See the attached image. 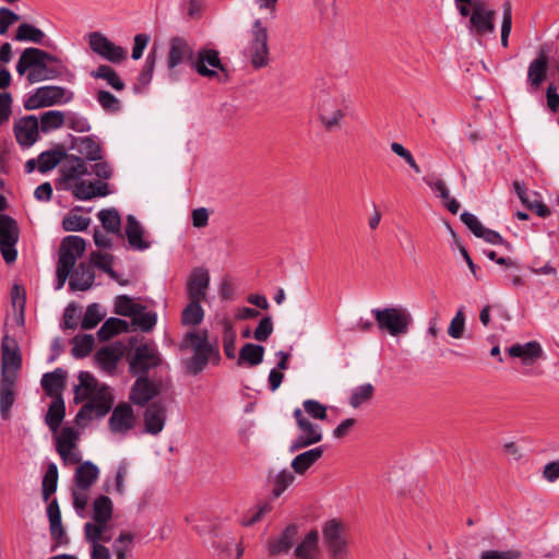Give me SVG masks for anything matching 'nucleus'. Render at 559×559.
Listing matches in <instances>:
<instances>
[{
  "mask_svg": "<svg viewBox=\"0 0 559 559\" xmlns=\"http://www.w3.org/2000/svg\"><path fill=\"white\" fill-rule=\"evenodd\" d=\"M99 476L98 467L91 461L80 464L74 473L75 486L80 489H90Z\"/></svg>",
  "mask_w": 559,
  "mask_h": 559,
  "instance_id": "nucleus-33",
  "label": "nucleus"
},
{
  "mask_svg": "<svg viewBox=\"0 0 559 559\" xmlns=\"http://www.w3.org/2000/svg\"><path fill=\"white\" fill-rule=\"evenodd\" d=\"M64 153L60 150H49L41 152L38 157V171L45 174L53 169L62 159Z\"/></svg>",
  "mask_w": 559,
  "mask_h": 559,
  "instance_id": "nucleus-45",
  "label": "nucleus"
},
{
  "mask_svg": "<svg viewBox=\"0 0 559 559\" xmlns=\"http://www.w3.org/2000/svg\"><path fill=\"white\" fill-rule=\"evenodd\" d=\"M39 128L44 133L59 129L64 126L66 112L60 110H48L40 116Z\"/></svg>",
  "mask_w": 559,
  "mask_h": 559,
  "instance_id": "nucleus-44",
  "label": "nucleus"
},
{
  "mask_svg": "<svg viewBox=\"0 0 559 559\" xmlns=\"http://www.w3.org/2000/svg\"><path fill=\"white\" fill-rule=\"evenodd\" d=\"M495 17L496 12L491 9H487L485 3L476 1L473 4V13L471 15V27L479 36L485 34H491L495 32Z\"/></svg>",
  "mask_w": 559,
  "mask_h": 559,
  "instance_id": "nucleus-17",
  "label": "nucleus"
},
{
  "mask_svg": "<svg viewBox=\"0 0 559 559\" xmlns=\"http://www.w3.org/2000/svg\"><path fill=\"white\" fill-rule=\"evenodd\" d=\"M181 348L192 349L193 356L186 362L187 369L192 374L201 372L212 357L219 358L217 347L207 340V331H190L185 334Z\"/></svg>",
  "mask_w": 559,
  "mask_h": 559,
  "instance_id": "nucleus-2",
  "label": "nucleus"
},
{
  "mask_svg": "<svg viewBox=\"0 0 559 559\" xmlns=\"http://www.w3.org/2000/svg\"><path fill=\"white\" fill-rule=\"evenodd\" d=\"M88 174V168L84 159L75 156L67 158L61 168V180L66 190L79 182L81 177Z\"/></svg>",
  "mask_w": 559,
  "mask_h": 559,
  "instance_id": "nucleus-23",
  "label": "nucleus"
},
{
  "mask_svg": "<svg viewBox=\"0 0 559 559\" xmlns=\"http://www.w3.org/2000/svg\"><path fill=\"white\" fill-rule=\"evenodd\" d=\"M209 286V271L202 266L193 269L186 285L188 299L204 301Z\"/></svg>",
  "mask_w": 559,
  "mask_h": 559,
  "instance_id": "nucleus-18",
  "label": "nucleus"
},
{
  "mask_svg": "<svg viewBox=\"0 0 559 559\" xmlns=\"http://www.w3.org/2000/svg\"><path fill=\"white\" fill-rule=\"evenodd\" d=\"M298 428V436L292 441L289 452L295 453L304 448L319 443L323 438L322 428L306 417L300 408L293 412Z\"/></svg>",
  "mask_w": 559,
  "mask_h": 559,
  "instance_id": "nucleus-7",
  "label": "nucleus"
},
{
  "mask_svg": "<svg viewBox=\"0 0 559 559\" xmlns=\"http://www.w3.org/2000/svg\"><path fill=\"white\" fill-rule=\"evenodd\" d=\"M58 467L50 463L43 479V498L45 501L57 490Z\"/></svg>",
  "mask_w": 559,
  "mask_h": 559,
  "instance_id": "nucleus-52",
  "label": "nucleus"
},
{
  "mask_svg": "<svg viewBox=\"0 0 559 559\" xmlns=\"http://www.w3.org/2000/svg\"><path fill=\"white\" fill-rule=\"evenodd\" d=\"M79 150L88 160L96 162L102 159V148L99 144L88 136L80 139Z\"/></svg>",
  "mask_w": 559,
  "mask_h": 559,
  "instance_id": "nucleus-53",
  "label": "nucleus"
},
{
  "mask_svg": "<svg viewBox=\"0 0 559 559\" xmlns=\"http://www.w3.org/2000/svg\"><path fill=\"white\" fill-rule=\"evenodd\" d=\"M91 76L94 79H102L116 91L124 90V83L118 75V73L109 66L102 64L97 69L91 72Z\"/></svg>",
  "mask_w": 559,
  "mask_h": 559,
  "instance_id": "nucleus-40",
  "label": "nucleus"
},
{
  "mask_svg": "<svg viewBox=\"0 0 559 559\" xmlns=\"http://www.w3.org/2000/svg\"><path fill=\"white\" fill-rule=\"evenodd\" d=\"M88 45L95 53L109 62L120 63L127 58V51L122 47L110 41L100 32H93L88 34Z\"/></svg>",
  "mask_w": 559,
  "mask_h": 559,
  "instance_id": "nucleus-14",
  "label": "nucleus"
},
{
  "mask_svg": "<svg viewBox=\"0 0 559 559\" xmlns=\"http://www.w3.org/2000/svg\"><path fill=\"white\" fill-rule=\"evenodd\" d=\"M94 281L95 274L93 265L87 263H80L70 277L69 286L73 292H85L93 286Z\"/></svg>",
  "mask_w": 559,
  "mask_h": 559,
  "instance_id": "nucleus-29",
  "label": "nucleus"
},
{
  "mask_svg": "<svg viewBox=\"0 0 559 559\" xmlns=\"http://www.w3.org/2000/svg\"><path fill=\"white\" fill-rule=\"evenodd\" d=\"M106 524L107 523L87 522L84 525L85 539L91 543L92 547L95 545H102V535L106 530Z\"/></svg>",
  "mask_w": 559,
  "mask_h": 559,
  "instance_id": "nucleus-58",
  "label": "nucleus"
},
{
  "mask_svg": "<svg viewBox=\"0 0 559 559\" xmlns=\"http://www.w3.org/2000/svg\"><path fill=\"white\" fill-rule=\"evenodd\" d=\"M162 358L157 348L151 344L138 346L130 360V371L133 374H146L151 369L159 366Z\"/></svg>",
  "mask_w": 559,
  "mask_h": 559,
  "instance_id": "nucleus-13",
  "label": "nucleus"
},
{
  "mask_svg": "<svg viewBox=\"0 0 559 559\" xmlns=\"http://www.w3.org/2000/svg\"><path fill=\"white\" fill-rule=\"evenodd\" d=\"M79 440L78 431L72 427H64L56 437V450L64 465L78 464L81 461L76 443Z\"/></svg>",
  "mask_w": 559,
  "mask_h": 559,
  "instance_id": "nucleus-12",
  "label": "nucleus"
},
{
  "mask_svg": "<svg viewBox=\"0 0 559 559\" xmlns=\"http://www.w3.org/2000/svg\"><path fill=\"white\" fill-rule=\"evenodd\" d=\"M374 388L371 383L361 384L353 389L349 397V405L354 408H358L364 403L372 399Z\"/></svg>",
  "mask_w": 559,
  "mask_h": 559,
  "instance_id": "nucleus-49",
  "label": "nucleus"
},
{
  "mask_svg": "<svg viewBox=\"0 0 559 559\" xmlns=\"http://www.w3.org/2000/svg\"><path fill=\"white\" fill-rule=\"evenodd\" d=\"M16 380V377L0 376V414L4 420L10 418V412L15 402Z\"/></svg>",
  "mask_w": 559,
  "mask_h": 559,
  "instance_id": "nucleus-28",
  "label": "nucleus"
},
{
  "mask_svg": "<svg viewBox=\"0 0 559 559\" xmlns=\"http://www.w3.org/2000/svg\"><path fill=\"white\" fill-rule=\"evenodd\" d=\"M295 480V475L288 469H282L274 476L272 495L278 498Z\"/></svg>",
  "mask_w": 559,
  "mask_h": 559,
  "instance_id": "nucleus-51",
  "label": "nucleus"
},
{
  "mask_svg": "<svg viewBox=\"0 0 559 559\" xmlns=\"http://www.w3.org/2000/svg\"><path fill=\"white\" fill-rule=\"evenodd\" d=\"M105 317V314L100 311V307L97 304H92L86 308L83 320L81 322V328L84 330L94 329Z\"/></svg>",
  "mask_w": 559,
  "mask_h": 559,
  "instance_id": "nucleus-54",
  "label": "nucleus"
},
{
  "mask_svg": "<svg viewBox=\"0 0 559 559\" xmlns=\"http://www.w3.org/2000/svg\"><path fill=\"white\" fill-rule=\"evenodd\" d=\"M501 45L508 47L509 36L512 29V5L506 1L502 5Z\"/></svg>",
  "mask_w": 559,
  "mask_h": 559,
  "instance_id": "nucleus-57",
  "label": "nucleus"
},
{
  "mask_svg": "<svg viewBox=\"0 0 559 559\" xmlns=\"http://www.w3.org/2000/svg\"><path fill=\"white\" fill-rule=\"evenodd\" d=\"M269 35L267 28L260 19L255 20L250 32L246 53L254 69H261L269 64Z\"/></svg>",
  "mask_w": 559,
  "mask_h": 559,
  "instance_id": "nucleus-6",
  "label": "nucleus"
},
{
  "mask_svg": "<svg viewBox=\"0 0 559 559\" xmlns=\"http://www.w3.org/2000/svg\"><path fill=\"white\" fill-rule=\"evenodd\" d=\"M304 411L313 419L324 420L328 417L326 406L317 400H306L302 403Z\"/></svg>",
  "mask_w": 559,
  "mask_h": 559,
  "instance_id": "nucleus-62",
  "label": "nucleus"
},
{
  "mask_svg": "<svg viewBox=\"0 0 559 559\" xmlns=\"http://www.w3.org/2000/svg\"><path fill=\"white\" fill-rule=\"evenodd\" d=\"M507 352L511 357L520 358L524 365H532L544 355L540 344L536 341L514 344Z\"/></svg>",
  "mask_w": 559,
  "mask_h": 559,
  "instance_id": "nucleus-27",
  "label": "nucleus"
},
{
  "mask_svg": "<svg viewBox=\"0 0 559 559\" xmlns=\"http://www.w3.org/2000/svg\"><path fill=\"white\" fill-rule=\"evenodd\" d=\"M64 126L75 132H87L91 129V124L87 118L76 112L66 114Z\"/></svg>",
  "mask_w": 559,
  "mask_h": 559,
  "instance_id": "nucleus-60",
  "label": "nucleus"
},
{
  "mask_svg": "<svg viewBox=\"0 0 559 559\" xmlns=\"http://www.w3.org/2000/svg\"><path fill=\"white\" fill-rule=\"evenodd\" d=\"M14 133L20 145L25 147L33 145L39 136L38 119L35 116L21 118L14 124Z\"/></svg>",
  "mask_w": 559,
  "mask_h": 559,
  "instance_id": "nucleus-21",
  "label": "nucleus"
},
{
  "mask_svg": "<svg viewBox=\"0 0 559 559\" xmlns=\"http://www.w3.org/2000/svg\"><path fill=\"white\" fill-rule=\"evenodd\" d=\"M235 341L236 332L233 325L228 321L224 322L223 346L228 358H235L236 356Z\"/></svg>",
  "mask_w": 559,
  "mask_h": 559,
  "instance_id": "nucleus-59",
  "label": "nucleus"
},
{
  "mask_svg": "<svg viewBox=\"0 0 559 559\" xmlns=\"http://www.w3.org/2000/svg\"><path fill=\"white\" fill-rule=\"evenodd\" d=\"M318 114L319 120L326 131L340 129L345 117L342 102L329 95L321 97Z\"/></svg>",
  "mask_w": 559,
  "mask_h": 559,
  "instance_id": "nucleus-10",
  "label": "nucleus"
},
{
  "mask_svg": "<svg viewBox=\"0 0 559 559\" xmlns=\"http://www.w3.org/2000/svg\"><path fill=\"white\" fill-rule=\"evenodd\" d=\"M324 453L323 447H317L296 455L292 461V468L296 474L304 475Z\"/></svg>",
  "mask_w": 559,
  "mask_h": 559,
  "instance_id": "nucleus-32",
  "label": "nucleus"
},
{
  "mask_svg": "<svg viewBox=\"0 0 559 559\" xmlns=\"http://www.w3.org/2000/svg\"><path fill=\"white\" fill-rule=\"evenodd\" d=\"M62 68L63 67L61 64H58L57 67H49L48 64L39 63L29 70L27 80L29 83L53 80L61 74Z\"/></svg>",
  "mask_w": 559,
  "mask_h": 559,
  "instance_id": "nucleus-37",
  "label": "nucleus"
},
{
  "mask_svg": "<svg viewBox=\"0 0 559 559\" xmlns=\"http://www.w3.org/2000/svg\"><path fill=\"white\" fill-rule=\"evenodd\" d=\"M191 67L199 75L209 79L218 76L216 70L225 71L224 66L219 59L218 51L206 48L200 49L194 55Z\"/></svg>",
  "mask_w": 559,
  "mask_h": 559,
  "instance_id": "nucleus-15",
  "label": "nucleus"
},
{
  "mask_svg": "<svg viewBox=\"0 0 559 559\" xmlns=\"http://www.w3.org/2000/svg\"><path fill=\"white\" fill-rule=\"evenodd\" d=\"M166 418L165 404L162 401L151 403L143 415L144 431L153 436L158 435L165 427Z\"/></svg>",
  "mask_w": 559,
  "mask_h": 559,
  "instance_id": "nucleus-20",
  "label": "nucleus"
},
{
  "mask_svg": "<svg viewBox=\"0 0 559 559\" xmlns=\"http://www.w3.org/2000/svg\"><path fill=\"white\" fill-rule=\"evenodd\" d=\"M112 516V502L107 496H99L93 502V520L107 523Z\"/></svg>",
  "mask_w": 559,
  "mask_h": 559,
  "instance_id": "nucleus-42",
  "label": "nucleus"
},
{
  "mask_svg": "<svg viewBox=\"0 0 559 559\" xmlns=\"http://www.w3.org/2000/svg\"><path fill=\"white\" fill-rule=\"evenodd\" d=\"M547 70L548 56L544 50H540L527 69V83L533 91L539 90L547 76Z\"/></svg>",
  "mask_w": 559,
  "mask_h": 559,
  "instance_id": "nucleus-26",
  "label": "nucleus"
},
{
  "mask_svg": "<svg viewBox=\"0 0 559 559\" xmlns=\"http://www.w3.org/2000/svg\"><path fill=\"white\" fill-rule=\"evenodd\" d=\"M264 347L262 345L247 343L239 352L238 364L247 362L250 366H257L262 362Z\"/></svg>",
  "mask_w": 559,
  "mask_h": 559,
  "instance_id": "nucleus-43",
  "label": "nucleus"
},
{
  "mask_svg": "<svg viewBox=\"0 0 559 559\" xmlns=\"http://www.w3.org/2000/svg\"><path fill=\"white\" fill-rule=\"evenodd\" d=\"M135 424L133 408L128 403L118 404L108 420V426L114 435H126Z\"/></svg>",
  "mask_w": 559,
  "mask_h": 559,
  "instance_id": "nucleus-16",
  "label": "nucleus"
},
{
  "mask_svg": "<svg viewBox=\"0 0 559 559\" xmlns=\"http://www.w3.org/2000/svg\"><path fill=\"white\" fill-rule=\"evenodd\" d=\"M71 353L75 358H83L90 355L94 346V337L90 334L76 335L72 340Z\"/></svg>",
  "mask_w": 559,
  "mask_h": 559,
  "instance_id": "nucleus-47",
  "label": "nucleus"
},
{
  "mask_svg": "<svg viewBox=\"0 0 559 559\" xmlns=\"http://www.w3.org/2000/svg\"><path fill=\"white\" fill-rule=\"evenodd\" d=\"M44 36L45 34L41 29L28 23H23L19 26L14 39L17 41L28 40L32 43L39 44L43 40Z\"/></svg>",
  "mask_w": 559,
  "mask_h": 559,
  "instance_id": "nucleus-50",
  "label": "nucleus"
},
{
  "mask_svg": "<svg viewBox=\"0 0 559 559\" xmlns=\"http://www.w3.org/2000/svg\"><path fill=\"white\" fill-rule=\"evenodd\" d=\"M64 403L62 399H56L48 408L46 414V424L48 427L56 431L64 417Z\"/></svg>",
  "mask_w": 559,
  "mask_h": 559,
  "instance_id": "nucleus-46",
  "label": "nucleus"
},
{
  "mask_svg": "<svg viewBox=\"0 0 559 559\" xmlns=\"http://www.w3.org/2000/svg\"><path fill=\"white\" fill-rule=\"evenodd\" d=\"M124 233L130 247L138 251H144L151 247L148 240L145 239V230L141 223L133 216H127Z\"/></svg>",
  "mask_w": 559,
  "mask_h": 559,
  "instance_id": "nucleus-25",
  "label": "nucleus"
},
{
  "mask_svg": "<svg viewBox=\"0 0 559 559\" xmlns=\"http://www.w3.org/2000/svg\"><path fill=\"white\" fill-rule=\"evenodd\" d=\"M193 58V49L185 38L177 36L169 40V49L166 58L168 69H175L185 61L192 66Z\"/></svg>",
  "mask_w": 559,
  "mask_h": 559,
  "instance_id": "nucleus-19",
  "label": "nucleus"
},
{
  "mask_svg": "<svg viewBox=\"0 0 559 559\" xmlns=\"http://www.w3.org/2000/svg\"><path fill=\"white\" fill-rule=\"evenodd\" d=\"M298 534V527L295 524L288 525L283 533L269 542V551L271 555H281L288 552L293 547Z\"/></svg>",
  "mask_w": 559,
  "mask_h": 559,
  "instance_id": "nucleus-31",
  "label": "nucleus"
},
{
  "mask_svg": "<svg viewBox=\"0 0 559 559\" xmlns=\"http://www.w3.org/2000/svg\"><path fill=\"white\" fill-rule=\"evenodd\" d=\"M19 240V228L16 222L8 215L0 214V251L7 263L16 260L17 251L15 245Z\"/></svg>",
  "mask_w": 559,
  "mask_h": 559,
  "instance_id": "nucleus-9",
  "label": "nucleus"
},
{
  "mask_svg": "<svg viewBox=\"0 0 559 559\" xmlns=\"http://www.w3.org/2000/svg\"><path fill=\"white\" fill-rule=\"evenodd\" d=\"M75 199L81 201L92 200L96 197H106L110 193L108 183L102 181L80 180L73 187H69Z\"/></svg>",
  "mask_w": 559,
  "mask_h": 559,
  "instance_id": "nucleus-24",
  "label": "nucleus"
},
{
  "mask_svg": "<svg viewBox=\"0 0 559 559\" xmlns=\"http://www.w3.org/2000/svg\"><path fill=\"white\" fill-rule=\"evenodd\" d=\"M72 99V93H67L63 87L60 86H41L38 87L32 95H29L24 107L28 110L38 109L41 107H49L56 104L68 103Z\"/></svg>",
  "mask_w": 559,
  "mask_h": 559,
  "instance_id": "nucleus-8",
  "label": "nucleus"
},
{
  "mask_svg": "<svg viewBox=\"0 0 559 559\" xmlns=\"http://www.w3.org/2000/svg\"><path fill=\"white\" fill-rule=\"evenodd\" d=\"M378 326L392 336H399L408 332L412 323L411 313L401 307H389L384 309H372Z\"/></svg>",
  "mask_w": 559,
  "mask_h": 559,
  "instance_id": "nucleus-5",
  "label": "nucleus"
},
{
  "mask_svg": "<svg viewBox=\"0 0 559 559\" xmlns=\"http://www.w3.org/2000/svg\"><path fill=\"white\" fill-rule=\"evenodd\" d=\"M121 352L112 346H105L95 354V360L98 366L107 371L112 372L117 368Z\"/></svg>",
  "mask_w": 559,
  "mask_h": 559,
  "instance_id": "nucleus-36",
  "label": "nucleus"
},
{
  "mask_svg": "<svg viewBox=\"0 0 559 559\" xmlns=\"http://www.w3.org/2000/svg\"><path fill=\"white\" fill-rule=\"evenodd\" d=\"M92 265H95L99 270H103L111 277H115L116 273L111 267L112 257L108 253L93 252L91 254Z\"/></svg>",
  "mask_w": 559,
  "mask_h": 559,
  "instance_id": "nucleus-63",
  "label": "nucleus"
},
{
  "mask_svg": "<svg viewBox=\"0 0 559 559\" xmlns=\"http://www.w3.org/2000/svg\"><path fill=\"white\" fill-rule=\"evenodd\" d=\"M80 383L74 388V402L87 401L75 416V423L80 426L95 419L102 418L111 409L114 395L108 385L102 384L87 371L79 374Z\"/></svg>",
  "mask_w": 559,
  "mask_h": 559,
  "instance_id": "nucleus-1",
  "label": "nucleus"
},
{
  "mask_svg": "<svg viewBox=\"0 0 559 559\" xmlns=\"http://www.w3.org/2000/svg\"><path fill=\"white\" fill-rule=\"evenodd\" d=\"M67 372L57 368L52 372L43 376L40 383L47 395L61 399V392L66 385Z\"/></svg>",
  "mask_w": 559,
  "mask_h": 559,
  "instance_id": "nucleus-30",
  "label": "nucleus"
},
{
  "mask_svg": "<svg viewBox=\"0 0 559 559\" xmlns=\"http://www.w3.org/2000/svg\"><path fill=\"white\" fill-rule=\"evenodd\" d=\"M86 242L80 236H67L63 238L60 249L59 259L57 264V283L56 289H61L67 278L70 276L79 258L85 251Z\"/></svg>",
  "mask_w": 559,
  "mask_h": 559,
  "instance_id": "nucleus-3",
  "label": "nucleus"
},
{
  "mask_svg": "<svg viewBox=\"0 0 559 559\" xmlns=\"http://www.w3.org/2000/svg\"><path fill=\"white\" fill-rule=\"evenodd\" d=\"M323 544L332 559H346L349 555V536L346 525L332 519L322 526Z\"/></svg>",
  "mask_w": 559,
  "mask_h": 559,
  "instance_id": "nucleus-4",
  "label": "nucleus"
},
{
  "mask_svg": "<svg viewBox=\"0 0 559 559\" xmlns=\"http://www.w3.org/2000/svg\"><path fill=\"white\" fill-rule=\"evenodd\" d=\"M140 305L134 304L132 299L128 296H119L116 299L115 311L118 314L133 317V314L139 312Z\"/></svg>",
  "mask_w": 559,
  "mask_h": 559,
  "instance_id": "nucleus-61",
  "label": "nucleus"
},
{
  "mask_svg": "<svg viewBox=\"0 0 559 559\" xmlns=\"http://www.w3.org/2000/svg\"><path fill=\"white\" fill-rule=\"evenodd\" d=\"M128 329L129 325L127 321L118 318H109L97 331V335L100 341H108L119 333L127 332Z\"/></svg>",
  "mask_w": 559,
  "mask_h": 559,
  "instance_id": "nucleus-39",
  "label": "nucleus"
},
{
  "mask_svg": "<svg viewBox=\"0 0 559 559\" xmlns=\"http://www.w3.org/2000/svg\"><path fill=\"white\" fill-rule=\"evenodd\" d=\"M95 97L99 106L106 112L116 114L122 108L120 99L108 91L99 90L96 92Z\"/></svg>",
  "mask_w": 559,
  "mask_h": 559,
  "instance_id": "nucleus-48",
  "label": "nucleus"
},
{
  "mask_svg": "<svg viewBox=\"0 0 559 559\" xmlns=\"http://www.w3.org/2000/svg\"><path fill=\"white\" fill-rule=\"evenodd\" d=\"M465 329V314L463 308H460L452 318L448 328V334L453 338H461Z\"/></svg>",
  "mask_w": 559,
  "mask_h": 559,
  "instance_id": "nucleus-64",
  "label": "nucleus"
},
{
  "mask_svg": "<svg viewBox=\"0 0 559 559\" xmlns=\"http://www.w3.org/2000/svg\"><path fill=\"white\" fill-rule=\"evenodd\" d=\"M159 393V384L151 381L144 374H140V377L135 380L132 385L130 392V400L139 406H144L147 404L153 397L158 395Z\"/></svg>",
  "mask_w": 559,
  "mask_h": 559,
  "instance_id": "nucleus-22",
  "label": "nucleus"
},
{
  "mask_svg": "<svg viewBox=\"0 0 559 559\" xmlns=\"http://www.w3.org/2000/svg\"><path fill=\"white\" fill-rule=\"evenodd\" d=\"M47 515L50 524V534L59 545L67 539L66 532L62 526L61 512L56 499H53L47 507Z\"/></svg>",
  "mask_w": 559,
  "mask_h": 559,
  "instance_id": "nucleus-34",
  "label": "nucleus"
},
{
  "mask_svg": "<svg viewBox=\"0 0 559 559\" xmlns=\"http://www.w3.org/2000/svg\"><path fill=\"white\" fill-rule=\"evenodd\" d=\"M91 218L78 214H69L62 221V227L67 231H83L90 226Z\"/></svg>",
  "mask_w": 559,
  "mask_h": 559,
  "instance_id": "nucleus-55",
  "label": "nucleus"
},
{
  "mask_svg": "<svg viewBox=\"0 0 559 559\" xmlns=\"http://www.w3.org/2000/svg\"><path fill=\"white\" fill-rule=\"evenodd\" d=\"M202 301L189 299V304L182 310L181 323L182 325L195 326L199 325L204 319V310L201 306Z\"/></svg>",
  "mask_w": 559,
  "mask_h": 559,
  "instance_id": "nucleus-38",
  "label": "nucleus"
},
{
  "mask_svg": "<svg viewBox=\"0 0 559 559\" xmlns=\"http://www.w3.org/2000/svg\"><path fill=\"white\" fill-rule=\"evenodd\" d=\"M157 322L155 312H143V307L139 308V312L133 314V323L142 331L150 332L153 330Z\"/></svg>",
  "mask_w": 559,
  "mask_h": 559,
  "instance_id": "nucleus-56",
  "label": "nucleus"
},
{
  "mask_svg": "<svg viewBox=\"0 0 559 559\" xmlns=\"http://www.w3.org/2000/svg\"><path fill=\"white\" fill-rule=\"evenodd\" d=\"M319 552V533L310 531L295 548V556L299 559H314Z\"/></svg>",
  "mask_w": 559,
  "mask_h": 559,
  "instance_id": "nucleus-35",
  "label": "nucleus"
},
{
  "mask_svg": "<svg viewBox=\"0 0 559 559\" xmlns=\"http://www.w3.org/2000/svg\"><path fill=\"white\" fill-rule=\"evenodd\" d=\"M22 366V356L16 340L8 334L1 341V373L2 377H16Z\"/></svg>",
  "mask_w": 559,
  "mask_h": 559,
  "instance_id": "nucleus-11",
  "label": "nucleus"
},
{
  "mask_svg": "<svg viewBox=\"0 0 559 559\" xmlns=\"http://www.w3.org/2000/svg\"><path fill=\"white\" fill-rule=\"evenodd\" d=\"M104 229L111 234H120L121 216L116 209H104L97 213Z\"/></svg>",
  "mask_w": 559,
  "mask_h": 559,
  "instance_id": "nucleus-41",
  "label": "nucleus"
}]
</instances>
